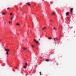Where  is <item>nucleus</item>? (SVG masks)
Segmentation results:
<instances>
[{"mask_svg":"<svg viewBox=\"0 0 76 76\" xmlns=\"http://www.w3.org/2000/svg\"><path fill=\"white\" fill-rule=\"evenodd\" d=\"M25 66H27V63H25Z\"/></svg>","mask_w":76,"mask_h":76,"instance_id":"obj_14","label":"nucleus"},{"mask_svg":"<svg viewBox=\"0 0 76 76\" xmlns=\"http://www.w3.org/2000/svg\"><path fill=\"white\" fill-rule=\"evenodd\" d=\"M23 49L24 50H26L27 48H25V47H23Z\"/></svg>","mask_w":76,"mask_h":76,"instance_id":"obj_5","label":"nucleus"},{"mask_svg":"<svg viewBox=\"0 0 76 76\" xmlns=\"http://www.w3.org/2000/svg\"><path fill=\"white\" fill-rule=\"evenodd\" d=\"M46 27H45L44 28H42V30H44V29H46Z\"/></svg>","mask_w":76,"mask_h":76,"instance_id":"obj_11","label":"nucleus"},{"mask_svg":"<svg viewBox=\"0 0 76 76\" xmlns=\"http://www.w3.org/2000/svg\"><path fill=\"white\" fill-rule=\"evenodd\" d=\"M27 4L28 5V6H30V4H29V3H27Z\"/></svg>","mask_w":76,"mask_h":76,"instance_id":"obj_10","label":"nucleus"},{"mask_svg":"<svg viewBox=\"0 0 76 76\" xmlns=\"http://www.w3.org/2000/svg\"><path fill=\"white\" fill-rule=\"evenodd\" d=\"M17 25L18 26H20V24L19 23H17Z\"/></svg>","mask_w":76,"mask_h":76,"instance_id":"obj_16","label":"nucleus"},{"mask_svg":"<svg viewBox=\"0 0 76 76\" xmlns=\"http://www.w3.org/2000/svg\"><path fill=\"white\" fill-rule=\"evenodd\" d=\"M53 29L54 30H55V31H56V30H57V28H56V27H54Z\"/></svg>","mask_w":76,"mask_h":76,"instance_id":"obj_8","label":"nucleus"},{"mask_svg":"<svg viewBox=\"0 0 76 76\" xmlns=\"http://www.w3.org/2000/svg\"><path fill=\"white\" fill-rule=\"evenodd\" d=\"M34 46L33 45L32 46V48H34Z\"/></svg>","mask_w":76,"mask_h":76,"instance_id":"obj_23","label":"nucleus"},{"mask_svg":"<svg viewBox=\"0 0 76 76\" xmlns=\"http://www.w3.org/2000/svg\"><path fill=\"white\" fill-rule=\"evenodd\" d=\"M45 61L47 62H49V60L48 59H46Z\"/></svg>","mask_w":76,"mask_h":76,"instance_id":"obj_9","label":"nucleus"},{"mask_svg":"<svg viewBox=\"0 0 76 76\" xmlns=\"http://www.w3.org/2000/svg\"><path fill=\"white\" fill-rule=\"evenodd\" d=\"M9 9H10V8L8 7V8H7V10H8Z\"/></svg>","mask_w":76,"mask_h":76,"instance_id":"obj_18","label":"nucleus"},{"mask_svg":"<svg viewBox=\"0 0 76 76\" xmlns=\"http://www.w3.org/2000/svg\"><path fill=\"white\" fill-rule=\"evenodd\" d=\"M69 12H67L66 13V15H67L69 14Z\"/></svg>","mask_w":76,"mask_h":76,"instance_id":"obj_6","label":"nucleus"},{"mask_svg":"<svg viewBox=\"0 0 76 76\" xmlns=\"http://www.w3.org/2000/svg\"><path fill=\"white\" fill-rule=\"evenodd\" d=\"M15 68H16V69H18V68H17V67H15Z\"/></svg>","mask_w":76,"mask_h":76,"instance_id":"obj_26","label":"nucleus"},{"mask_svg":"<svg viewBox=\"0 0 76 76\" xmlns=\"http://www.w3.org/2000/svg\"><path fill=\"white\" fill-rule=\"evenodd\" d=\"M55 14V13H53V15H54Z\"/></svg>","mask_w":76,"mask_h":76,"instance_id":"obj_22","label":"nucleus"},{"mask_svg":"<svg viewBox=\"0 0 76 76\" xmlns=\"http://www.w3.org/2000/svg\"><path fill=\"white\" fill-rule=\"evenodd\" d=\"M26 66H24L23 67L24 68H26Z\"/></svg>","mask_w":76,"mask_h":76,"instance_id":"obj_15","label":"nucleus"},{"mask_svg":"<svg viewBox=\"0 0 76 76\" xmlns=\"http://www.w3.org/2000/svg\"><path fill=\"white\" fill-rule=\"evenodd\" d=\"M13 13H10V15H12Z\"/></svg>","mask_w":76,"mask_h":76,"instance_id":"obj_17","label":"nucleus"},{"mask_svg":"<svg viewBox=\"0 0 76 76\" xmlns=\"http://www.w3.org/2000/svg\"><path fill=\"white\" fill-rule=\"evenodd\" d=\"M48 39L49 40H51L52 39V38L51 37H49L48 38Z\"/></svg>","mask_w":76,"mask_h":76,"instance_id":"obj_7","label":"nucleus"},{"mask_svg":"<svg viewBox=\"0 0 76 76\" xmlns=\"http://www.w3.org/2000/svg\"><path fill=\"white\" fill-rule=\"evenodd\" d=\"M52 21V20H50V21Z\"/></svg>","mask_w":76,"mask_h":76,"instance_id":"obj_27","label":"nucleus"},{"mask_svg":"<svg viewBox=\"0 0 76 76\" xmlns=\"http://www.w3.org/2000/svg\"><path fill=\"white\" fill-rule=\"evenodd\" d=\"M56 40H58V39L57 38H54V41H56Z\"/></svg>","mask_w":76,"mask_h":76,"instance_id":"obj_3","label":"nucleus"},{"mask_svg":"<svg viewBox=\"0 0 76 76\" xmlns=\"http://www.w3.org/2000/svg\"><path fill=\"white\" fill-rule=\"evenodd\" d=\"M5 51H7V52H6V54L7 55H8L9 54V49H5Z\"/></svg>","mask_w":76,"mask_h":76,"instance_id":"obj_1","label":"nucleus"},{"mask_svg":"<svg viewBox=\"0 0 76 76\" xmlns=\"http://www.w3.org/2000/svg\"><path fill=\"white\" fill-rule=\"evenodd\" d=\"M39 41H40V39H39Z\"/></svg>","mask_w":76,"mask_h":76,"instance_id":"obj_25","label":"nucleus"},{"mask_svg":"<svg viewBox=\"0 0 76 76\" xmlns=\"http://www.w3.org/2000/svg\"><path fill=\"white\" fill-rule=\"evenodd\" d=\"M50 4H53V3L52 2H50Z\"/></svg>","mask_w":76,"mask_h":76,"instance_id":"obj_19","label":"nucleus"},{"mask_svg":"<svg viewBox=\"0 0 76 76\" xmlns=\"http://www.w3.org/2000/svg\"><path fill=\"white\" fill-rule=\"evenodd\" d=\"M39 73L40 75H42V73L41 72H40Z\"/></svg>","mask_w":76,"mask_h":76,"instance_id":"obj_12","label":"nucleus"},{"mask_svg":"<svg viewBox=\"0 0 76 76\" xmlns=\"http://www.w3.org/2000/svg\"><path fill=\"white\" fill-rule=\"evenodd\" d=\"M9 23H10V21L9 22Z\"/></svg>","mask_w":76,"mask_h":76,"instance_id":"obj_24","label":"nucleus"},{"mask_svg":"<svg viewBox=\"0 0 76 76\" xmlns=\"http://www.w3.org/2000/svg\"><path fill=\"white\" fill-rule=\"evenodd\" d=\"M11 20H13V18H11Z\"/></svg>","mask_w":76,"mask_h":76,"instance_id":"obj_20","label":"nucleus"},{"mask_svg":"<svg viewBox=\"0 0 76 76\" xmlns=\"http://www.w3.org/2000/svg\"><path fill=\"white\" fill-rule=\"evenodd\" d=\"M70 11L71 12H72L73 11V9L72 8H71Z\"/></svg>","mask_w":76,"mask_h":76,"instance_id":"obj_4","label":"nucleus"},{"mask_svg":"<svg viewBox=\"0 0 76 76\" xmlns=\"http://www.w3.org/2000/svg\"><path fill=\"white\" fill-rule=\"evenodd\" d=\"M34 41L36 43H39V42L38 41H37L36 39H34Z\"/></svg>","mask_w":76,"mask_h":76,"instance_id":"obj_2","label":"nucleus"},{"mask_svg":"<svg viewBox=\"0 0 76 76\" xmlns=\"http://www.w3.org/2000/svg\"><path fill=\"white\" fill-rule=\"evenodd\" d=\"M67 19L68 20H69V18H68V17H67Z\"/></svg>","mask_w":76,"mask_h":76,"instance_id":"obj_21","label":"nucleus"},{"mask_svg":"<svg viewBox=\"0 0 76 76\" xmlns=\"http://www.w3.org/2000/svg\"><path fill=\"white\" fill-rule=\"evenodd\" d=\"M2 15H5L6 14V13H4L3 12H2Z\"/></svg>","mask_w":76,"mask_h":76,"instance_id":"obj_13","label":"nucleus"}]
</instances>
